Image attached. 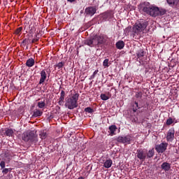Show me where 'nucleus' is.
Segmentation results:
<instances>
[{
	"mask_svg": "<svg viewBox=\"0 0 179 179\" xmlns=\"http://www.w3.org/2000/svg\"><path fill=\"white\" fill-rule=\"evenodd\" d=\"M104 43H106V39L103 35H95L94 36L87 38L84 41V44L89 47H96V45L104 44Z\"/></svg>",
	"mask_w": 179,
	"mask_h": 179,
	"instance_id": "obj_1",
	"label": "nucleus"
},
{
	"mask_svg": "<svg viewBox=\"0 0 179 179\" xmlns=\"http://www.w3.org/2000/svg\"><path fill=\"white\" fill-rule=\"evenodd\" d=\"M140 10L144 12V13H146L147 15H150V16H152V17L159 16V7L157 6L146 5L144 3L140 6Z\"/></svg>",
	"mask_w": 179,
	"mask_h": 179,
	"instance_id": "obj_2",
	"label": "nucleus"
},
{
	"mask_svg": "<svg viewBox=\"0 0 179 179\" xmlns=\"http://www.w3.org/2000/svg\"><path fill=\"white\" fill-rule=\"evenodd\" d=\"M136 156L141 162H145L146 159H152L155 156V149L152 148L148 151L146 150H137Z\"/></svg>",
	"mask_w": 179,
	"mask_h": 179,
	"instance_id": "obj_3",
	"label": "nucleus"
},
{
	"mask_svg": "<svg viewBox=\"0 0 179 179\" xmlns=\"http://www.w3.org/2000/svg\"><path fill=\"white\" fill-rule=\"evenodd\" d=\"M78 100H79V94L78 93L74 94L71 97L66 99L64 106L69 110H73L78 107Z\"/></svg>",
	"mask_w": 179,
	"mask_h": 179,
	"instance_id": "obj_4",
	"label": "nucleus"
},
{
	"mask_svg": "<svg viewBox=\"0 0 179 179\" xmlns=\"http://www.w3.org/2000/svg\"><path fill=\"white\" fill-rule=\"evenodd\" d=\"M149 22L145 20H138L133 27V33L135 34H139L142 33L147 27Z\"/></svg>",
	"mask_w": 179,
	"mask_h": 179,
	"instance_id": "obj_5",
	"label": "nucleus"
},
{
	"mask_svg": "<svg viewBox=\"0 0 179 179\" xmlns=\"http://www.w3.org/2000/svg\"><path fill=\"white\" fill-rule=\"evenodd\" d=\"M22 141L24 142H37V134L36 131H28L22 134Z\"/></svg>",
	"mask_w": 179,
	"mask_h": 179,
	"instance_id": "obj_6",
	"label": "nucleus"
},
{
	"mask_svg": "<svg viewBox=\"0 0 179 179\" xmlns=\"http://www.w3.org/2000/svg\"><path fill=\"white\" fill-rule=\"evenodd\" d=\"M168 146L169 143H162L159 145H155V150L157 152V153H164L166 150H167Z\"/></svg>",
	"mask_w": 179,
	"mask_h": 179,
	"instance_id": "obj_7",
	"label": "nucleus"
},
{
	"mask_svg": "<svg viewBox=\"0 0 179 179\" xmlns=\"http://www.w3.org/2000/svg\"><path fill=\"white\" fill-rule=\"evenodd\" d=\"M132 141V136L128 135L126 136H119L117 138V142L120 143H129Z\"/></svg>",
	"mask_w": 179,
	"mask_h": 179,
	"instance_id": "obj_8",
	"label": "nucleus"
},
{
	"mask_svg": "<svg viewBox=\"0 0 179 179\" xmlns=\"http://www.w3.org/2000/svg\"><path fill=\"white\" fill-rule=\"evenodd\" d=\"M96 12H97V9L95 6H90L86 8L85 10V13L89 16H93L96 13Z\"/></svg>",
	"mask_w": 179,
	"mask_h": 179,
	"instance_id": "obj_9",
	"label": "nucleus"
},
{
	"mask_svg": "<svg viewBox=\"0 0 179 179\" xmlns=\"http://www.w3.org/2000/svg\"><path fill=\"white\" fill-rule=\"evenodd\" d=\"M174 129H171L169 130L167 135H166V141L168 142H173L174 141Z\"/></svg>",
	"mask_w": 179,
	"mask_h": 179,
	"instance_id": "obj_10",
	"label": "nucleus"
},
{
	"mask_svg": "<svg viewBox=\"0 0 179 179\" xmlns=\"http://www.w3.org/2000/svg\"><path fill=\"white\" fill-rule=\"evenodd\" d=\"M102 17L103 20H109L110 19H113L114 17V13L112 11H108L103 14Z\"/></svg>",
	"mask_w": 179,
	"mask_h": 179,
	"instance_id": "obj_11",
	"label": "nucleus"
},
{
	"mask_svg": "<svg viewBox=\"0 0 179 179\" xmlns=\"http://www.w3.org/2000/svg\"><path fill=\"white\" fill-rule=\"evenodd\" d=\"M166 2L171 8H177L179 5V0H166Z\"/></svg>",
	"mask_w": 179,
	"mask_h": 179,
	"instance_id": "obj_12",
	"label": "nucleus"
},
{
	"mask_svg": "<svg viewBox=\"0 0 179 179\" xmlns=\"http://www.w3.org/2000/svg\"><path fill=\"white\" fill-rule=\"evenodd\" d=\"M45 79H47V73H45V70H43L41 71V78L39 80V85H42L45 82Z\"/></svg>",
	"mask_w": 179,
	"mask_h": 179,
	"instance_id": "obj_13",
	"label": "nucleus"
},
{
	"mask_svg": "<svg viewBox=\"0 0 179 179\" xmlns=\"http://www.w3.org/2000/svg\"><path fill=\"white\" fill-rule=\"evenodd\" d=\"M161 169L164 170V171H169L171 169V165L169 162H163L161 165Z\"/></svg>",
	"mask_w": 179,
	"mask_h": 179,
	"instance_id": "obj_14",
	"label": "nucleus"
},
{
	"mask_svg": "<svg viewBox=\"0 0 179 179\" xmlns=\"http://www.w3.org/2000/svg\"><path fill=\"white\" fill-rule=\"evenodd\" d=\"M108 129H109L108 132H109L110 135H111L113 136V135H114L115 131H117V126H115V124H113L109 127Z\"/></svg>",
	"mask_w": 179,
	"mask_h": 179,
	"instance_id": "obj_15",
	"label": "nucleus"
},
{
	"mask_svg": "<svg viewBox=\"0 0 179 179\" xmlns=\"http://www.w3.org/2000/svg\"><path fill=\"white\" fill-rule=\"evenodd\" d=\"M113 165V160L111 159H107L104 163H103V167L106 169H110L111 166Z\"/></svg>",
	"mask_w": 179,
	"mask_h": 179,
	"instance_id": "obj_16",
	"label": "nucleus"
},
{
	"mask_svg": "<svg viewBox=\"0 0 179 179\" xmlns=\"http://www.w3.org/2000/svg\"><path fill=\"white\" fill-rule=\"evenodd\" d=\"M115 45L116 48H117L118 50H122V48H124V47L125 46V43L122 41H119Z\"/></svg>",
	"mask_w": 179,
	"mask_h": 179,
	"instance_id": "obj_17",
	"label": "nucleus"
},
{
	"mask_svg": "<svg viewBox=\"0 0 179 179\" xmlns=\"http://www.w3.org/2000/svg\"><path fill=\"white\" fill-rule=\"evenodd\" d=\"M136 57L138 58H142L143 57H145V51L143 49H140L136 52Z\"/></svg>",
	"mask_w": 179,
	"mask_h": 179,
	"instance_id": "obj_18",
	"label": "nucleus"
},
{
	"mask_svg": "<svg viewBox=\"0 0 179 179\" xmlns=\"http://www.w3.org/2000/svg\"><path fill=\"white\" fill-rule=\"evenodd\" d=\"M43 115V111H41L38 109H35L34 110L33 117H41Z\"/></svg>",
	"mask_w": 179,
	"mask_h": 179,
	"instance_id": "obj_19",
	"label": "nucleus"
},
{
	"mask_svg": "<svg viewBox=\"0 0 179 179\" xmlns=\"http://www.w3.org/2000/svg\"><path fill=\"white\" fill-rule=\"evenodd\" d=\"M13 129H6L5 131V135H6V136H13Z\"/></svg>",
	"mask_w": 179,
	"mask_h": 179,
	"instance_id": "obj_20",
	"label": "nucleus"
},
{
	"mask_svg": "<svg viewBox=\"0 0 179 179\" xmlns=\"http://www.w3.org/2000/svg\"><path fill=\"white\" fill-rule=\"evenodd\" d=\"M26 65H27V66L31 68V66H33V65H34V60L33 59V58L29 59L26 62Z\"/></svg>",
	"mask_w": 179,
	"mask_h": 179,
	"instance_id": "obj_21",
	"label": "nucleus"
},
{
	"mask_svg": "<svg viewBox=\"0 0 179 179\" xmlns=\"http://www.w3.org/2000/svg\"><path fill=\"white\" fill-rule=\"evenodd\" d=\"M166 12H167L166 9L158 8V16H163L164 15H166Z\"/></svg>",
	"mask_w": 179,
	"mask_h": 179,
	"instance_id": "obj_22",
	"label": "nucleus"
},
{
	"mask_svg": "<svg viewBox=\"0 0 179 179\" xmlns=\"http://www.w3.org/2000/svg\"><path fill=\"white\" fill-rule=\"evenodd\" d=\"M59 100L62 101H65V91L62 90Z\"/></svg>",
	"mask_w": 179,
	"mask_h": 179,
	"instance_id": "obj_23",
	"label": "nucleus"
},
{
	"mask_svg": "<svg viewBox=\"0 0 179 179\" xmlns=\"http://www.w3.org/2000/svg\"><path fill=\"white\" fill-rule=\"evenodd\" d=\"M65 65V62H60L56 65V68H58V69H61V68H63Z\"/></svg>",
	"mask_w": 179,
	"mask_h": 179,
	"instance_id": "obj_24",
	"label": "nucleus"
},
{
	"mask_svg": "<svg viewBox=\"0 0 179 179\" xmlns=\"http://www.w3.org/2000/svg\"><path fill=\"white\" fill-rule=\"evenodd\" d=\"M12 171V168H9V169H3L2 171L3 174H8V173H10Z\"/></svg>",
	"mask_w": 179,
	"mask_h": 179,
	"instance_id": "obj_25",
	"label": "nucleus"
},
{
	"mask_svg": "<svg viewBox=\"0 0 179 179\" xmlns=\"http://www.w3.org/2000/svg\"><path fill=\"white\" fill-rule=\"evenodd\" d=\"M38 106L39 108H44L45 107V103L44 101H40L38 103Z\"/></svg>",
	"mask_w": 179,
	"mask_h": 179,
	"instance_id": "obj_26",
	"label": "nucleus"
},
{
	"mask_svg": "<svg viewBox=\"0 0 179 179\" xmlns=\"http://www.w3.org/2000/svg\"><path fill=\"white\" fill-rule=\"evenodd\" d=\"M85 113H89L90 114H92V113H93V108L87 107L85 108Z\"/></svg>",
	"mask_w": 179,
	"mask_h": 179,
	"instance_id": "obj_27",
	"label": "nucleus"
},
{
	"mask_svg": "<svg viewBox=\"0 0 179 179\" xmlns=\"http://www.w3.org/2000/svg\"><path fill=\"white\" fill-rule=\"evenodd\" d=\"M174 122V121L173 120V118L169 117L167 120H166V125H171V124H173Z\"/></svg>",
	"mask_w": 179,
	"mask_h": 179,
	"instance_id": "obj_28",
	"label": "nucleus"
},
{
	"mask_svg": "<svg viewBox=\"0 0 179 179\" xmlns=\"http://www.w3.org/2000/svg\"><path fill=\"white\" fill-rule=\"evenodd\" d=\"M101 100H108L109 97L107 95H106L105 94H101Z\"/></svg>",
	"mask_w": 179,
	"mask_h": 179,
	"instance_id": "obj_29",
	"label": "nucleus"
},
{
	"mask_svg": "<svg viewBox=\"0 0 179 179\" xmlns=\"http://www.w3.org/2000/svg\"><path fill=\"white\" fill-rule=\"evenodd\" d=\"M108 62H109V59H106L103 62V66H106V67H108L109 65H108Z\"/></svg>",
	"mask_w": 179,
	"mask_h": 179,
	"instance_id": "obj_30",
	"label": "nucleus"
},
{
	"mask_svg": "<svg viewBox=\"0 0 179 179\" xmlns=\"http://www.w3.org/2000/svg\"><path fill=\"white\" fill-rule=\"evenodd\" d=\"M40 136H41V139H45V138H47V133H45V132H42V133L40 134Z\"/></svg>",
	"mask_w": 179,
	"mask_h": 179,
	"instance_id": "obj_31",
	"label": "nucleus"
},
{
	"mask_svg": "<svg viewBox=\"0 0 179 179\" xmlns=\"http://www.w3.org/2000/svg\"><path fill=\"white\" fill-rule=\"evenodd\" d=\"M97 73H99V70H95L94 72L93 73V74L91 76V79H94V78L96 77V75H97Z\"/></svg>",
	"mask_w": 179,
	"mask_h": 179,
	"instance_id": "obj_32",
	"label": "nucleus"
},
{
	"mask_svg": "<svg viewBox=\"0 0 179 179\" xmlns=\"http://www.w3.org/2000/svg\"><path fill=\"white\" fill-rule=\"evenodd\" d=\"M135 97L136 99H142V92H136Z\"/></svg>",
	"mask_w": 179,
	"mask_h": 179,
	"instance_id": "obj_33",
	"label": "nucleus"
},
{
	"mask_svg": "<svg viewBox=\"0 0 179 179\" xmlns=\"http://www.w3.org/2000/svg\"><path fill=\"white\" fill-rule=\"evenodd\" d=\"M22 30H23V28L22 27H20L15 30V34H20V31H22Z\"/></svg>",
	"mask_w": 179,
	"mask_h": 179,
	"instance_id": "obj_34",
	"label": "nucleus"
},
{
	"mask_svg": "<svg viewBox=\"0 0 179 179\" xmlns=\"http://www.w3.org/2000/svg\"><path fill=\"white\" fill-rule=\"evenodd\" d=\"M5 166H6V164H5L4 161H1V163H0V167H1V169H4V168H5Z\"/></svg>",
	"mask_w": 179,
	"mask_h": 179,
	"instance_id": "obj_35",
	"label": "nucleus"
},
{
	"mask_svg": "<svg viewBox=\"0 0 179 179\" xmlns=\"http://www.w3.org/2000/svg\"><path fill=\"white\" fill-rule=\"evenodd\" d=\"M56 111L58 114H59L61 113V107H59V106H56Z\"/></svg>",
	"mask_w": 179,
	"mask_h": 179,
	"instance_id": "obj_36",
	"label": "nucleus"
},
{
	"mask_svg": "<svg viewBox=\"0 0 179 179\" xmlns=\"http://www.w3.org/2000/svg\"><path fill=\"white\" fill-rule=\"evenodd\" d=\"M36 38H34V39L31 41V43H37V41H38L39 38H37V36H36Z\"/></svg>",
	"mask_w": 179,
	"mask_h": 179,
	"instance_id": "obj_37",
	"label": "nucleus"
},
{
	"mask_svg": "<svg viewBox=\"0 0 179 179\" xmlns=\"http://www.w3.org/2000/svg\"><path fill=\"white\" fill-rule=\"evenodd\" d=\"M64 101H58L59 106H64Z\"/></svg>",
	"mask_w": 179,
	"mask_h": 179,
	"instance_id": "obj_38",
	"label": "nucleus"
},
{
	"mask_svg": "<svg viewBox=\"0 0 179 179\" xmlns=\"http://www.w3.org/2000/svg\"><path fill=\"white\" fill-rule=\"evenodd\" d=\"M134 104L136 106L137 108H141V107H139V106L138 105V102L135 101Z\"/></svg>",
	"mask_w": 179,
	"mask_h": 179,
	"instance_id": "obj_39",
	"label": "nucleus"
},
{
	"mask_svg": "<svg viewBox=\"0 0 179 179\" xmlns=\"http://www.w3.org/2000/svg\"><path fill=\"white\" fill-rule=\"evenodd\" d=\"M126 31H131V27L126 28Z\"/></svg>",
	"mask_w": 179,
	"mask_h": 179,
	"instance_id": "obj_40",
	"label": "nucleus"
},
{
	"mask_svg": "<svg viewBox=\"0 0 179 179\" xmlns=\"http://www.w3.org/2000/svg\"><path fill=\"white\" fill-rule=\"evenodd\" d=\"M137 110H138V108H133L134 113H136Z\"/></svg>",
	"mask_w": 179,
	"mask_h": 179,
	"instance_id": "obj_41",
	"label": "nucleus"
},
{
	"mask_svg": "<svg viewBox=\"0 0 179 179\" xmlns=\"http://www.w3.org/2000/svg\"><path fill=\"white\" fill-rule=\"evenodd\" d=\"M69 2H75V0H67Z\"/></svg>",
	"mask_w": 179,
	"mask_h": 179,
	"instance_id": "obj_42",
	"label": "nucleus"
},
{
	"mask_svg": "<svg viewBox=\"0 0 179 179\" xmlns=\"http://www.w3.org/2000/svg\"><path fill=\"white\" fill-rule=\"evenodd\" d=\"M78 179H85V178H84V177L80 176V177H79Z\"/></svg>",
	"mask_w": 179,
	"mask_h": 179,
	"instance_id": "obj_43",
	"label": "nucleus"
}]
</instances>
